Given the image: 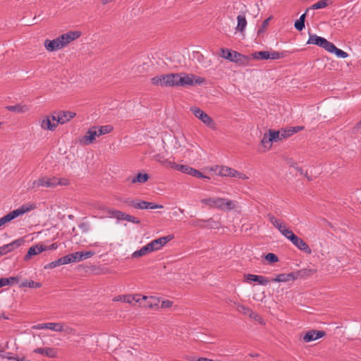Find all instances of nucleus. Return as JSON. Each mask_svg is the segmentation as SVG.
<instances>
[{
    "label": "nucleus",
    "instance_id": "nucleus-8",
    "mask_svg": "<svg viewBox=\"0 0 361 361\" xmlns=\"http://www.w3.org/2000/svg\"><path fill=\"white\" fill-rule=\"evenodd\" d=\"M35 329L40 330V329H50L56 332H62V331H66L68 332V330H71V329H64V324L63 323H54V322H49V323H42L38 324L37 325H35L33 326Z\"/></svg>",
    "mask_w": 361,
    "mask_h": 361
},
{
    "label": "nucleus",
    "instance_id": "nucleus-5",
    "mask_svg": "<svg viewBox=\"0 0 361 361\" xmlns=\"http://www.w3.org/2000/svg\"><path fill=\"white\" fill-rule=\"evenodd\" d=\"M190 111L194 116L200 120L207 127L213 130L216 129V125L214 121L201 109L197 106H192Z\"/></svg>",
    "mask_w": 361,
    "mask_h": 361
},
{
    "label": "nucleus",
    "instance_id": "nucleus-47",
    "mask_svg": "<svg viewBox=\"0 0 361 361\" xmlns=\"http://www.w3.org/2000/svg\"><path fill=\"white\" fill-rule=\"evenodd\" d=\"M285 56L283 53L276 51H269V59H279Z\"/></svg>",
    "mask_w": 361,
    "mask_h": 361
},
{
    "label": "nucleus",
    "instance_id": "nucleus-26",
    "mask_svg": "<svg viewBox=\"0 0 361 361\" xmlns=\"http://www.w3.org/2000/svg\"><path fill=\"white\" fill-rule=\"evenodd\" d=\"M30 106L25 104H16V105L6 106V109L11 112L24 114L30 110Z\"/></svg>",
    "mask_w": 361,
    "mask_h": 361
},
{
    "label": "nucleus",
    "instance_id": "nucleus-35",
    "mask_svg": "<svg viewBox=\"0 0 361 361\" xmlns=\"http://www.w3.org/2000/svg\"><path fill=\"white\" fill-rule=\"evenodd\" d=\"M129 205L137 209H147V202L141 200H133L128 202Z\"/></svg>",
    "mask_w": 361,
    "mask_h": 361
},
{
    "label": "nucleus",
    "instance_id": "nucleus-40",
    "mask_svg": "<svg viewBox=\"0 0 361 361\" xmlns=\"http://www.w3.org/2000/svg\"><path fill=\"white\" fill-rule=\"evenodd\" d=\"M268 133L270 135L272 142H278L283 140V137L279 130H269Z\"/></svg>",
    "mask_w": 361,
    "mask_h": 361
},
{
    "label": "nucleus",
    "instance_id": "nucleus-49",
    "mask_svg": "<svg viewBox=\"0 0 361 361\" xmlns=\"http://www.w3.org/2000/svg\"><path fill=\"white\" fill-rule=\"evenodd\" d=\"M334 54L338 58L345 59L348 56V54L338 48L336 47Z\"/></svg>",
    "mask_w": 361,
    "mask_h": 361
},
{
    "label": "nucleus",
    "instance_id": "nucleus-19",
    "mask_svg": "<svg viewBox=\"0 0 361 361\" xmlns=\"http://www.w3.org/2000/svg\"><path fill=\"white\" fill-rule=\"evenodd\" d=\"M44 47L49 51H54L63 48L59 37L52 39H46L44 41Z\"/></svg>",
    "mask_w": 361,
    "mask_h": 361
},
{
    "label": "nucleus",
    "instance_id": "nucleus-33",
    "mask_svg": "<svg viewBox=\"0 0 361 361\" xmlns=\"http://www.w3.org/2000/svg\"><path fill=\"white\" fill-rule=\"evenodd\" d=\"M140 352L135 349L128 350L123 353V357L128 361H139Z\"/></svg>",
    "mask_w": 361,
    "mask_h": 361
},
{
    "label": "nucleus",
    "instance_id": "nucleus-59",
    "mask_svg": "<svg viewBox=\"0 0 361 361\" xmlns=\"http://www.w3.org/2000/svg\"><path fill=\"white\" fill-rule=\"evenodd\" d=\"M193 177L199 178H208L206 176H204L202 172L195 169L193 173Z\"/></svg>",
    "mask_w": 361,
    "mask_h": 361
},
{
    "label": "nucleus",
    "instance_id": "nucleus-14",
    "mask_svg": "<svg viewBox=\"0 0 361 361\" xmlns=\"http://www.w3.org/2000/svg\"><path fill=\"white\" fill-rule=\"evenodd\" d=\"M97 137H99L97 132V126H93L90 128L85 135L81 138L80 142L85 145H88L92 143Z\"/></svg>",
    "mask_w": 361,
    "mask_h": 361
},
{
    "label": "nucleus",
    "instance_id": "nucleus-10",
    "mask_svg": "<svg viewBox=\"0 0 361 361\" xmlns=\"http://www.w3.org/2000/svg\"><path fill=\"white\" fill-rule=\"evenodd\" d=\"M173 238V235L161 237L154 239L148 243L152 252L157 251L161 249L168 242Z\"/></svg>",
    "mask_w": 361,
    "mask_h": 361
},
{
    "label": "nucleus",
    "instance_id": "nucleus-63",
    "mask_svg": "<svg viewBox=\"0 0 361 361\" xmlns=\"http://www.w3.org/2000/svg\"><path fill=\"white\" fill-rule=\"evenodd\" d=\"M57 247H58V245L56 243H54L50 245H45L46 251L56 250V249H57Z\"/></svg>",
    "mask_w": 361,
    "mask_h": 361
},
{
    "label": "nucleus",
    "instance_id": "nucleus-34",
    "mask_svg": "<svg viewBox=\"0 0 361 361\" xmlns=\"http://www.w3.org/2000/svg\"><path fill=\"white\" fill-rule=\"evenodd\" d=\"M152 252L148 243L141 247L140 250L135 251L132 255V258H139L143 257L149 253Z\"/></svg>",
    "mask_w": 361,
    "mask_h": 361
},
{
    "label": "nucleus",
    "instance_id": "nucleus-56",
    "mask_svg": "<svg viewBox=\"0 0 361 361\" xmlns=\"http://www.w3.org/2000/svg\"><path fill=\"white\" fill-rule=\"evenodd\" d=\"M248 316L250 318H252V319H255L256 321H257V322H259L260 323H262V322H263L262 318L259 314H257V313L253 312L252 310V312L250 313V314Z\"/></svg>",
    "mask_w": 361,
    "mask_h": 361
},
{
    "label": "nucleus",
    "instance_id": "nucleus-52",
    "mask_svg": "<svg viewBox=\"0 0 361 361\" xmlns=\"http://www.w3.org/2000/svg\"><path fill=\"white\" fill-rule=\"evenodd\" d=\"M142 295H141L140 294L130 295V298H130L131 304L133 303V301H135L137 303L141 304V302L143 300H142ZM140 305L142 306V305Z\"/></svg>",
    "mask_w": 361,
    "mask_h": 361
},
{
    "label": "nucleus",
    "instance_id": "nucleus-4",
    "mask_svg": "<svg viewBox=\"0 0 361 361\" xmlns=\"http://www.w3.org/2000/svg\"><path fill=\"white\" fill-rule=\"evenodd\" d=\"M35 207L32 204H23L18 207V209L10 212L6 215L0 218V228L5 226L8 222L31 211Z\"/></svg>",
    "mask_w": 361,
    "mask_h": 361
},
{
    "label": "nucleus",
    "instance_id": "nucleus-48",
    "mask_svg": "<svg viewBox=\"0 0 361 361\" xmlns=\"http://www.w3.org/2000/svg\"><path fill=\"white\" fill-rule=\"evenodd\" d=\"M73 257V253L71 254V255H66L63 257H61V262H62V264H70V263H73V262H75L74 260V258Z\"/></svg>",
    "mask_w": 361,
    "mask_h": 361
},
{
    "label": "nucleus",
    "instance_id": "nucleus-17",
    "mask_svg": "<svg viewBox=\"0 0 361 361\" xmlns=\"http://www.w3.org/2000/svg\"><path fill=\"white\" fill-rule=\"evenodd\" d=\"M324 336L325 332L324 331L310 330L305 334L303 336V341L305 343H309L318 338H322Z\"/></svg>",
    "mask_w": 361,
    "mask_h": 361
},
{
    "label": "nucleus",
    "instance_id": "nucleus-42",
    "mask_svg": "<svg viewBox=\"0 0 361 361\" xmlns=\"http://www.w3.org/2000/svg\"><path fill=\"white\" fill-rule=\"evenodd\" d=\"M280 233L290 241L293 240V237L294 238L296 236V235H295L293 232L287 227L283 228Z\"/></svg>",
    "mask_w": 361,
    "mask_h": 361
},
{
    "label": "nucleus",
    "instance_id": "nucleus-22",
    "mask_svg": "<svg viewBox=\"0 0 361 361\" xmlns=\"http://www.w3.org/2000/svg\"><path fill=\"white\" fill-rule=\"evenodd\" d=\"M52 118L49 116H44L39 121V126L43 130H49L50 131H53L55 130L56 127L57 126L58 123H52L51 122Z\"/></svg>",
    "mask_w": 361,
    "mask_h": 361
},
{
    "label": "nucleus",
    "instance_id": "nucleus-16",
    "mask_svg": "<svg viewBox=\"0 0 361 361\" xmlns=\"http://www.w3.org/2000/svg\"><path fill=\"white\" fill-rule=\"evenodd\" d=\"M142 300L146 301V304L143 305L142 307L149 308L151 310H158L159 308L160 298L154 296L147 297L142 295Z\"/></svg>",
    "mask_w": 361,
    "mask_h": 361
},
{
    "label": "nucleus",
    "instance_id": "nucleus-50",
    "mask_svg": "<svg viewBox=\"0 0 361 361\" xmlns=\"http://www.w3.org/2000/svg\"><path fill=\"white\" fill-rule=\"evenodd\" d=\"M265 259L267 261H269V262H272V263H274V262H276L279 261L278 257L274 253H268L267 255H266Z\"/></svg>",
    "mask_w": 361,
    "mask_h": 361
},
{
    "label": "nucleus",
    "instance_id": "nucleus-45",
    "mask_svg": "<svg viewBox=\"0 0 361 361\" xmlns=\"http://www.w3.org/2000/svg\"><path fill=\"white\" fill-rule=\"evenodd\" d=\"M130 295H117L116 296L113 300L114 301H122L126 303L131 304L130 302Z\"/></svg>",
    "mask_w": 361,
    "mask_h": 361
},
{
    "label": "nucleus",
    "instance_id": "nucleus-3",
    "mask_svg": "<svg viewBox=\"0 0 361 361\" xmlns=\"http://www.w3.org/2000/svg\"><path fill=\"white\" fill-rule=\"evenodd\" d=\"M175 86H192L195 85H201L204 82L205 80L204 78L197 76L194 74L187 73H174Z\"/></svg>",
    "mask_w": 361,
    "mask_h": 361
},
{
    "label": "nucleus",
    "instance_id": "nucleus-32",
    "mask_svg": "<svg viewBox=\"0 0 361 361\" xmlns=\"http://www.w3.org/2000/svg\"><path fill=\"white\" fill-rule=\"evenodd\" d=\"M326 39L317 36V35H310L307 40L308 44H315L322 47Z\"/></svg>",
    "mask_w": 361,
    "mask_h": 361
},
{
    "label": "nucleus",
    "instance_id": "nucleus-12",
    "mask_svg": "<svg viewBox=\"0 0 361 361\" xmlns=\"http://www.w3.org/2000/svg\"><path fill=\"white\" fill-rule=\"evenodd\" d=\"M24 243V240L22 238H19L13 240L11 243L4 245L0 247V255H6L17 248L20 247Z\"/></svg>",
    "mask_w": 361,
    "mask_h": 361
},
{
    "label": "nucleus",
    "instance_id": "nucleus-41",
    "mask_svg": "<svg viewBox=\"0 0 361 361\" xmlns=\"http://www.w3.org/2000/svg\"><path fill=\"white\" fill-rule=\"evenodd\" d=\"M20 287H28L31 288H38L42 287V283L39 282H35L34 281H23L20 286Z\"/></svg>",
    "mask_w": 361,
    "mask_h": 361
},
{
    "label": "nucleus",
    "instance_id": "nucleus-38",
    "mask_svg": "<svg viewBox=\"0 0 361 361\" xmlns=\"http://www.w3.org/2000/svg\"><path fill=\"white\" fill-rule=\"evenodd\" d=\"M253 59L257 60H267L269 59V51H260L254 52L252 54Z\"/></svg>",
    "mask_w": 361,
    "mask_h": 361
},
{
    "label": "nucleus",
    "instance_id": "nucleus-55",
    "mask_svg": "<svg viewBox=\"0 0 361 361\" xmlns=\"http://www.w3.org/2000/svg\"><path fill=\"white\" fill-rule=\"evenodd\" d=\"M164 206L162 204H158L154 202H147V209H162Z\"/></svg>",
    "mask_w": 361,
    "mask_h": 361
},
{
    "label": "nucleus",
    "instance_id": "nucleus-6",
    "mask_svg": "<svg viewBox=\"0 0 361 361\" xmlns=\"http://www.w3.org/2000/svg\"><path fill=\"white\" fill-rule=\"evenodd\" d=\"M174 73L164 74L151 78V82L154 85L161 87H173L175 86Z\"/></svg>",
    "mask_w": 361,
    "mask_h": 361
},
{
    "label": "nucleus",
    "instance_id": "nucleus-20",
    "mask_svg": "<svg viewBox=\"0 0 361 361\" xmlns=\"http://www.w3.org/2000/svg\"><path fill=\"white\" fill-rule=\"evenodd\" d=\"M290 242L300 250L306 254H311L312 250L302 238L296 235L294 238L293 237V240Z\"/></svg>",
    "mask_w": 361,
    "mask_h": 361
},
{
    "label": "nucleus",
    "instance_id": "nucleus-2",
    "mask_svg": "<svg viewBox=\"0 0 361 361\" xmlns=\"http://www.w3.org/2000/svg\"><path fill=\"white\" fill-rule=\"evenodd\" d=\"M69 180L67 178H59L56 176H42L32 183L31 188L35 189L39 187L56 188L58 185H68Z\"/></svg>",
    "mask_w": 361,
    "mask_h": 361
},
{
    "label": "nucleus",
    "instance_id": "nucleus-37",
    "mask_svg": "<svg viewBox=\"0 0 361 361\" xmlns=\"http://www.w3.org/2000/svg\"><path fill=\"white\" fill-rule=\"evenodd\" d=\"M149 176L147 173H138L135 177H133L130 180V182L133 184L136 183H145V182H147L149 180Z\"/></svg>",
    "mask_w": 361,
    "mask_h": 361
},
{
    "label": "nucleus",
    "instance_id": "nucleus-60",
    "mask_svg": "<svg viewBox=\"0 0 361 361\" xmlns=\"http://www.w3.org/2000/svg\"><path fill=\"white\" fill-rule=\"evenodd\" d=\"M290 131L292 133V135L294 133H296L299 131H301L304 129L303 126H294V127H290Z\"/></svg>",
    "mask_w": 361,
    "mask_h": 361
},
{
    "label": "nucleus",
    "instance_id": "nucleus-57",
    "mask_svg": "<svg viewBox=\"0 0 361 361\" xmlns=\"http://www.w3.org/2000/svg\"><path fill=\"white\" fill-rule=\"evenodd\" d=\"M172 305H173V302L169 300H162L161 305V308H163V309L169 308V307H171L172 306Z\"/></svg>",
    "mask_w": 361,
    "mask_h": 361
},
{
    "label": "nucleus",
    "instance_id": "nucleus-54",
    "mask_svg": "<svg viewBox=\"0 0 361 361\" xmlns=\"http://www.w3.org/2000/svg\"><path fill=\"white\" fill-rule=\"evenodd\" d=\"M270 19L271 18H268L262 22L261 27L258 30V34H260L261 32H263L264 31V30L267 28L269 23Z\"/></svg>",
    "mask_w": 361,
    "mask_h": 361
},
{
    "label": "nucleus",
    "instance_id": "nucleus-39",
    "mask_svg": "<svg viewBox=\"0 0 361 361\" xmlns=\"http://www.w3.org/2000/svg\"><path fill=\"white\" fill-rule=\"evenodd\" d=\"M113 130V127L111 125H106L102 126H97V132L98 135H106Z\"/></svg>",
    "mask_w": 361,
    "mask_h": 361
},
{
    "label": "nucleus",
    "instance_id": "nucleus-13",
    "mask_svg": "<svg viewBox=\"0 0 361 361\" xmlns=\"http://www.w3.org/2000/svg\"><path fill=\"white\" fill-rule=\"evenodd\" d=\"M81 32L79 31H69L59 36V39L63 47H65L72 41L79 38Z\"/></svg>",
    "mask_w": 361,
    "mask_h": 361
},
{
    "label": "nucleus",
    "instance_id": "nucleus-62",
    "mask_svg": "<svg viewBox=\"0 0 361 361\" xmlns=\"http://www.w3.org/2000/svg\"><path fill=\"white\" fill-rule=\"evenodd\" d=\"M9 285V282L6 278L0 279V288Z\"/></svg>",
    "mask_w": 361,
    "mask_h": 361
},
{
    "label": "nucleus",
    "instance_id": "nucleus-28",
    "mask_svg": "<svg viewBox=\"0 0 361 361\" xmlns=\"http://www.w3.org/2000/svg\"><path fill=\"white\" fill-rule=\"evenodd\" d=\"M297 279L295 274L293 272L289 274H281L277 275L274 279H272L271 281L274 282H288L290 281H294Z\"/></svg>",
    "mask_w": 361,
    "mask_h": 361
},
{
    "label": "nucleus",
    "instance_id": "nucleus-27",
    "mask_svg": "<svg viewBox=\"0 0 361 361\" xmlns=\"http://www.w3.org/2000/svg\"><path fill=\"white\" fill-rule=\"evenodd\" d=\"M116 219H118V221L125 220L126 221L135 224L140 223V220L137 218L130 214H127L120 210H118V212H116Z\"/></svg>",
    "mask_w": 361,
    "mask_h": 361
},
{
    "label": "nucleus",
    "instance_id": "nucleus-31",
    "mask_svg": "<svg viewBox=\"0 0 361 361\" xmlns=\"http://www.w3.org/2000/svg\"><path fill=\"white\" fill-rule=\"evenodd\" d=\"M247 24V20L244 14H240L237 16V26L235 28L236 30L243 33L246 28Z\"/></svg>",
    "mask_w": 361,
    "mask_h": 361
},
{
    "label": "nucleus",
    "instance_id": "nucleus-21",
    "mask_svg": "<svg viewBox=\"0 0 361 361\" xmlns=\"http://www.w3.org/2000/svg\"><path fill=\"white\" fill-rule=\"evenodd\" d=\"M44 251H46L45 245L39 243L33 245L28 249V251L25 256V260H28L32 256L39 254Z\"/></svg>",
    "mask_w": 361,
    "mask_h": 361
},
{
    "label": "nucleus",
    "instance_id": "nucleus-29",
    "mask_svg": "<svg viewBox=\"0 0 361 361\" xmlns=\"http://www.w3.org/2000/svg\"><path fill=\"white\" fill-rule=\"evenodd\" d=\"M73 258H74V259H73L74 262H80V261H82L83 259H86L92 257L94 255V252L92 251L76 252L73 253Z\"/></svg>",
    "mask_w": 361,
    "mask_h": 361
},
{
    "label": "nucleus",
    "instance_id": "nucleus-18",
    "mask_svg": "<svg viewBox=\"0 0 361 361\" xmlns=\"http://www.w3.org/2000/svg\"><path fill=\"white\" fill-rule=\"evenodd\" d=\"M44 47L49 51H54L63 48L59 37L52 39H46L44 41Z\"/></svg>",
    "mask_w": 361,
    "mask_h": 361
},
{
    "label": "nucleus",
    "instance_id": "nucleus-53",
    "mask_svg": "<svg viewBox=\"0 0 361 361\" xmlns=\"http://www.w3.org/2000/svg\"><path fill=\"white\" fill-rule=\"evenodd\" d=\"M238 311L243 312L245 314L249 315L250 313L252 312V310H250L249 307H247L243 305H238Z\"/></svg>",
    "mask_w": 361,
    "mask_h": 361
},
{
    "label": "nucleus",
    "instance_id": "nucleus-24",
    "mask_svg": "<svg viewBox=\"0 0 361 361\" xmlns=\"http://www.w3.org/2000/svg\"><path fill=\"white\" fill-rule=\"evenodd\" d=\"M170 167L181 171L183 173L193 176L195 169L187 165L178 164L174 162H169Z\"/></svg>",
    "mask_w": 361,
    "mask_h": 361
},
{
    "label": "nucleus",
    "instance_id": "nucleus-46",
    "mask_svg": "<svg viewBox=\"0 0 361 361\" xmlns=\"http://www.w3.org/2000/svg\"><path fill=\"white\" fill-rule=\"evenodd\" d=\"M61 265H63L62 264V262H61V258L54 261V262H51L50 263H48L47 264H46L44 266V269H53V268H55L56 267H59Z\"/></svg>",
    "mask_w": 361,
    "mask_h": 361
},
{
    "label": "nucleus",
    "instance_id": "nucleus-51",
    "mask_svg": "<svg viewBox=\"0 0 361 361\" xmlns=\"http://www.w3.org/2000/svg\"><path fill=\"white\" fill-rule=\"evenodd\" d=\"M283 139L287 138L292 135V133L290 131V128H282L281 130H279Z\"/></svg>",
    "mask_w": 361,
    "mask_h": 361
},
{
    "label": "nucleus",
    "instance_id": "nucleus-15",
    "mask_svg": "<svg viewBox=\"0 0 361 361\" xmlns=\"http://www.w3.org/2000/svg\"><path fill=\"white\" fill-rule=\"evenodd\" d=\"M221 56L232 62H238L240 60L241 57L243 56L241 54L235 51H231L227 49H221Z\"/></svg>",
    "mask_w": 361,
    "mask_h": 361
},
{
    "label": "nucleus",
    "instance_id": "nucleus-1",
    "mask_svg": "<svg viewBox=\"0 0 361 361\" xmlns=\"http://www.w3.org/2000/svg\"><path fill=\"white\" fill-rule=\"evenodd\" d=\"M200 202L209 209H217L224 212L235 209L236 202L219 197H208L200 200Z\"/></svg>",
    "mask_w": 361,
    "mask_h": 361
},
{
    "label": "nucleus",
    "instance_id": "nucleus-23",
    "mask_svg": "<svg viewBox=\"0 0 361 361\" xmlns=\"http://www.w3.org/2000/svg\"><path fill=\"white\" fill-rule=\"evenodd\" d=\"M245 281L247 282H257L259 284L262 286H267L269 283V279L265 276L260 275H255L252 274H248L245 275Z\"/></svg>",
    "mask_w": 361,
    "mask_h": 361
},
{
    "label": "nucleus",
    "instance_id": "nucleus-30",
    "mask_svg": "<svg viewBox=\"0 0 361 361\" xmlns=\"http://www.w3.org/2000/svg\"><path fill=\"white\" fill-rule=\"evenodd\" d=\"M268 218L271 224L281 232L283 228L286 227L284 222L277 218H276L274 215L269 214Z\"/></svg>",
    "mask_w": 361,
    "mask_h": 361
},
{
    "label": "nucleus",
    "instance_id": "nucleus-58",
    "mask_svg": "<svg viewBox=\"0 0 361 361\" xmlns=\"http://www.w3.org/2000/svg\"><path fill=\"white\" fill-rule=\"evenodd\" d=\"M295 29L298 31H301L303 30V28L305 27V23H301L300 21L299 20H296L295 23V25H294Z\"/></svg>",
    "mask_w": 361,
    "mask_h": 361
},
{
    "label": "nucleus",
    "instance_id": "nucleus-25",
    "mask_svg": "<svg viewBox=\"0 0 361 361\" xmlns=\"http://www.w3.org/2000/svg\"><path fill=\"white\" fill-rule=\"evenodd\" d=\"M34 353H38L48 357L54 358L57 356V350L54 348H37L34 350Z\"/></svg>",
    "mask_w": 361,
    "mask_h": 361
},
{
    "label": "nucleus",
    "instance_id": "nucleus-64",
    "mask_svg": "<svg viewBox=\"0 0 361 361\" xmlns=\"http://www.w3.org/2000/svg\"><path fill=\"white\" fill-rule=\"evenodd\" d=\"M195 361H214V360L206 358V357H199Z\"/></svg>",
    "mask_w": 361,
    "mask_h": 361
},
{
    "label": "nucleus",
    "instance_id": "nucleus-36",
    "mask_svg": "<svg viewBox=\"0 0 361 361\" xmlns=\"http://www.w3.org/2000/svg\"><path fill=\"white\" fill-rule=\"evenodd\" d=\"M272 140L268 133H264L261 140V145L264 149V151L269 150L272 146Z\"/></svg>",
    "mask_w": 361,
    "mask_h": 361
},
{
    "label": "nucleus",
    "instance_id": "nucleus-7",
    "mask_svg": "<svg viewBox=\"0 0 361 361\" xmlns=\"http://www.w3.org/2000/svg\"><path fill=\"white\" fill-rule=\"evenodd\" d=\"M92 208L94 209L97 216L100 219L104 218H115L116 219V212H118V210L109 208L104 204L96 202L92 204Z\"/></svg>",
    "mask_w": 361,
    "mask_h": 361
},
{
    "label": "nucleus",
    "instance_id": "nucleus-9",
    "mask_svg": "<svg viewBox=\"0 0 361 361\" xmlns=\"http://www.w3.org/2000/svg\"><path fill=\"white\" fill-rule=\"evenodd\" d=\"M218 174L221 176L233 177V178H237L242 179V180L248 179V177L246 175H245L232 168H230L228 166H225L220 167V169L218 171Z\"/></svg>",
    "mask_w": 361,
    "mask_h": 361
},
{
    "label": "nucleus",
    "instance_id": "nucleus-43",
    "mask_svg": "<svg viewBox=\"0 0 361 361\" xmlns=\"http://www.w3.org/2000/svg\"><path fill=\"white\" fill-rule=\"evenodd\" d=\"M322 48L330 53H334L336 49V47L332 42H330L326 39Z\"/></svg>",
    "mask_w": 361,
    "mask_h": 361
},
{
    "label": "nucleus",
    "instance_id": "nucleus-61",
    "mask_svg": "<svg viewBox=\"0 0 361 361\" xmlns=\"http://www.w3.org/2000/svg\"><path fill=\"white\" fill-rule=\"evenodd\" d=\"M9 282V285H13L15 283H17L18 281V276H11L9 278H6Z\"/></svg>",
    "mask_w": 361,
    "mask_h": 361
},
{
    "label": "nucleus",
    "instance_id": "nucleus-11",
    "mask_svg": "<svg viewBox=\"0 0 361 361\" xmlns=\"http://www.w3.org/2000/svg\"><path fill=\"white\" fill-rule=\"evenodd\" d=\"M76 116V114L73 111H59L57 116H52L53 121H56L58 124H64L71 121Z\"/></svg>",
    "mask_w": 361,
    "mask_h": 361
},
{
    "label": "nucleus",
    "instance_id": "nucleus-44",
    "mask_svg": "<svg viewBox=\"0 0 361 361\" xmlns=\"http://www.w3.org/2000/svg\"><path fill=\"white\" fill-rule=\"evenodd\" d=\"M329 0H320L311 6L312 9H320L327 6Z\"/></svg>",
    "mask_w": 361,
    "mask_h": 361
}]
</instances>
